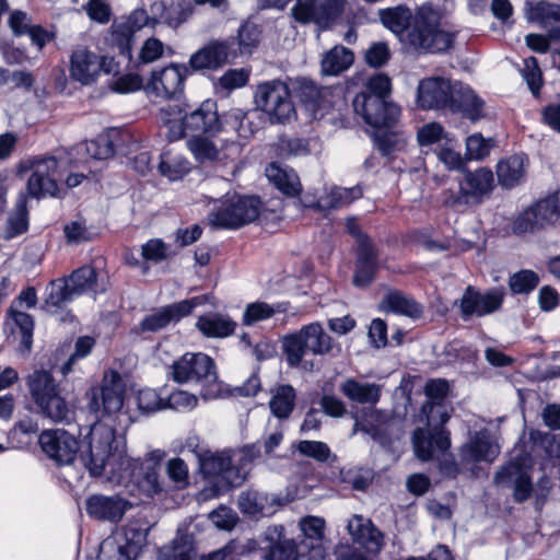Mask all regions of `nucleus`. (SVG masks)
<instances>
[{"label": "nucleus", "instance_id": "nucleus-1", "mask_svg": "<svg viewBox=\"0 0 560 560\" xmlns=\"http://www.w3.org/2000/svg\"><path fill=\"white\" fill-rule=\"evenodd\" d=\"M84 465L92 476L105 474L108 482L129 490L139 462L128 457L119 447L114 428L97 421L89 433V451L84 456Z\"/></svg>", "mask_w": 560, "mask_h": 560}, {"label": "nucleus", "instance_id": "nucleus-29", "mask_svg": "<svg viewBox=\"0 0 560 560\" xmlns=\"http://www.w3.org/2000/svg\"><path fill=\"white\" fill-rule=\"evenodd\" d=\"M282 505V501L277 495H269L257 490L244 491L238 497V508L247 515L270 516Z\"/></svg>", "mask_w": 560, "mask_h": 560}, {"label": "nucleus", "instance_id": "nucleus-50", "mask_svg": "<svg viewBox=\"0 0 560 560\" xmlns=\"http://www.w3.org/2000/svg\"><path fill=\"white\" fill-rule=\"evenodd\" d=\"M73 151L77 154L85 153L93 160H106L114 155L115 148L108 136H100L96 140L75 145Z\"/></svg>", "mask_w": 560, "mask_h": 560}, {"label": "nucleus", "instance_id": "nucleus-11", "mask_svg": "<svg viewBox=\"0 0 560 560\" xmlns=\"http://www.w3.org/2000/svg\"><path fill=\"white\" fill-rule=\"evenodd\" d=\"M260 201L255 197L228 196L208 214L213 229H237L257 219Z\"/></svg>", "mask_w": 560, "mask_h": 560}, {"label": "nucleus", "instance_id": "nucleus-34", "mask_svg": "<svg viewBox=\"0 0 560 560\" xmlns=\"http://www.w3.org/2000/svg\"><path fill=\"white\" fill-rule=\"evenodd\" d=\"M265 174L269 182L289 197L298 196L302 190L300 178L292 168L271 163L266 167Z\"/></svg>", "mask_w": 560, "mask_h": 560}, {"label": "nucleus", "instance_id": "nucleus-21", "mask_svg": "<svg viewBox=\"0 0 560 560\" xmlns=\"http://www.w3.org/2000/svg\"><path fill=\"white\" fill-rule=\"evenodd\" d=\"M503 303V294L499 291H488L481 293L472 287H468L460 301L459 307L463 318L469 319L471 316H485L498 311Z\"/></svg>", "mask_w": 560, "mask_h": 560}, {"label": "nucleus", "instance_id": "nucleus-45", "mask_svg": "<svg viewBox=\"0 0 560 560\" xmlns=\"http://www.w3.org/2000/svg\"><path fill=\"white\" fill-rule=\"evenodd\" d=\"M27 199L21 194L16 200L14 210L9 214L3 230L4 238H13L27 230Z\"/></svg>", "mask_w": 560, "mask_h": 560}, {"label": "nucleus", "instance_id": "nucleus-24", "mask_svg": "<svg viewBox=\"0 0 560 560\" xmlns=\"http://www.w3.org/2000/svg\"><path fill=\"white\" fill-rule=\"evenodd\" d=\"M131 504L119 495L94 494L86 499L85 510L89 516L112 523L119 522Z\"/></svg>", "mask_w": 560, "mask_h": 560}, {"label": "nucleus", "instance_id": "nucleus-56", "mask_svg": "<svg viewBox=\"0 0 560 560\" xmlns=\"http://www.w3.org/2000/svg\"><path fill=\"white\" fill-rule=\"evenodd\" d=\"M296 450L301 455L320 463L327 462L332 456L329 446L320 441H300L296 445Z\"/></svg>", "mask_w": 560, "mask_h": 560}, {"label": "nucleus", "instance_id": "nucleus-19", "mask_svg": "<svg viewBox=\"0 0 560 560\" xmlns=\"http://www.w3.org/2000/svg\"><path fill=\"white\" fill-rule=\"evenodd\" d=\"M187 69L179 65L153 70L145 85L148 93L159 97L171 98L179 94L184 89Z\"/></svg>", "mask_w": 560, "mask_h": 560}, {"label": "nucleus", "instance_id": "nucleus-60", "mask_svg": "<svg viewBox=\"0 0 560 560\" xmlns=\"http://www.w3.org/2000/svg\"><path fill=\"white\" fill-rule=\"evenodd\" d=\"M198 404L197 396L186 390H175L165 400L166 408L177 411L192 410Z\"/></svg>", "mask_w": 560, "mask_h": 560}, {"label": "nucleus", "instance_id": "nucleus-37", "mask_svg": "<svg viewBox=\"0 0 560 560\" xmlns=\"http://www.w3.org/2000/svg\"><path fill=\"white\" fill-rule=\"evenodd\" d=\"M381 308L386 312H392L410 318H419L422 316L423 307L407 294L393 290L387 292L382 302Z\"/></svg>", "mask_w": 560, "mask_h": 560}, {"label": "nucleus", "instance_id": "nucleus-36", "mask_svg": "<svg viewBox=\"0 0 560 560\" xmlns=\"http://www.w3.org/2000/svg\"><path fill=\"white\" fill-rule=\"evenodd\" d=\"M295 93L299 100L314 114L326 110V98L330 95L327 88H318L313 81L302 78L296 81Z\"/></svg>", "mask_w": 560, "mask_h": 560}, {"label": "nucleus", "instance_id": "nucleus-59", "mask_svg": "<svg viewBox=\"0 0 560 560\" xmlns=\"http://www.w3.org/2000/svg\"><path fill=\"white\" fill-rule=\"evenodd\" d=\"M137 405L139 410L144 413H151L166 408L165 399H163L156 390L151 388L139 390Z\"/></svg>", "mask_w": 560, "mask_h": 560}, {"label": "nucleus", "instance_id": "nucleus-28", "mask_svg": "<svg viewBox=\"0 0 560 560\" xmlns=\"http://www.w3.org/2000/svg\"><path fill=\"white\" fill-rule=\"evenodd\" d=\"M376 253L365 235H359V248L357 250L355 273L353 283L358 288L368 287L376 272Z\"/></svg>", "mask_w": 560, "mask_h": 560}, {"label": "nucleus", "instance_id": "nucleus-61", "mask_svg": "<svg viewBox=\"0 0 560 560\" xmlns=\"http://www.w3.org/2000/svg\"><path fill=\"white\" fill-rule=\"evenodd\" d=\"M166 472L176 488L184 489L188 485V466L182 458H172L167 462Z\"/></svg>", "mask_w": 560, "mask_h": 560}, {"label": "nucleus", "instance_id": "nucleus-44", "mask_svg": "<svg viewBox=\"0 0 560 560\" xmlns=\"http://www.w3.org/2000/svg\"><path fill=\"white\" fill-rule=\"evenodd\" d=\"M288 310L287 303L269 304L257 301L246 305L243 313V324L252 326L258 322L267 320L277 313H284Z\"/></svg>", "mask_w": 560, "mask_h": 560}, {"label": "nucleus", "instance_id": "nucleus-42", "mask_svg": "<svg viewBox=\"0 0 560 560\" xmlns=\"http://www.w3.org/2000/svg\"><path fill=\"white\" fill-rule=\"evenodd\" d=\"M362 194L360 186L351 188L334 187L318 199L316 207L323 210L341 208L361 198Z\"/></svg>", "mask_w": 560, "mask_h": 560}, {"label": "nucleus", "instance_id": "nucleus-35", "mask_svg": "<svg viewBox=\"0 0 560 560\" xmlns=\"http://www.w3.org/2000/svg\"><path fill=\"white\" fill-rule=\"evenodd\" d=\"M196 327L207 338H225L234 332L236 323L228 315L209 313L198 318Z\"/></svg>", "mask_w": 560, "mask_h": 560}, {"label": "nucleus", "instance_id": "nucleus-52", "mask_svg": "<svg viewBox=\"0 0 560 560\" xmlns=\"http://www.w3.org/2000/svg\"><path fill=\"white\" fill-rule=\"evenodd\" d=\"M74 296L78 295L72 292L69 280L57 279L50 282L45 302L48 305L60 307L72 301Z\"/></svg>", "mask_w": 560, "mask_h": 560}, {"label": "nucleus", "instance_id": "nucleus-31", "mask_svg": "<svg viewBox=\"0 0 560 560\" xmlns=\"http://www.w3.org/2000/svg\"><path fill=\"white\" fill-rule=\"evenodd\" d=\"M228 57V45L213 40L190 56L189 66L194 70H215L226 62Z\"/></svg>", "mask_w": 560, "mask_h": 560}, {"label": "nucleus", "instance_id": "nucleus-10", "mask_svg": "<svg viewBox=\"0 0 560 560\" xmlns=\"http://www.w3.org/2000/svg\"><path fill=\"white\" fill-rule=\"evenodd\" d=\"M58 160L54 155H37L23 159L19 172H32L27 179V194L34 198L58 197L59 186L55 178Z\"/></svg>", "mask_w": 560, "mask_h": 560}, {"label": "nucleus", "instance_id": "nucleus-18", "mask_svg": "<svg viewBox=\"0 0 560 560\" xmlns=\"http://www.w3.org/2000/svg\"><path fill=\"white\" fill-rule=\"evenodd\" d=\"M203 300V296H197L155 310L141 320V331H158L171 323L179 322L182 318L191 314L198 305H201Z\"/></svg>", "mask_w": 560, "mask_h": 560}, {"label": "nucleus", "instance_id": "nucleus-20", "mask_svg": "<svg viewBox=\"0 0 560 560\" xmlns=\"http://www.w3.org/2000/svg\"><path fill=\"white\" fill-rule=\"evenodd\" d=\"M443 424L429 425L428 429H417L412 443L417 457L423 462L430 460L438 453L444 454L451 446L450 434Z\"/></svg>", "mask_w": 560, "mask_h": 560}, {"label": "nucleus", "instance_id": "nucleus-53", "mask_svg": "<svg viewBox=\"0 0 560 560\" xmlns=\"http://www.w3.org/2000/svg\"><path fill=\"white\" fill-rule=\"evenodd\" d=\"M194 5L188 0H173L165 10L164 19L170 26L177 27L194 14Z\"/></svg>", "mask_w": 560, "mask_h": 560}, {"label": "nucleus", "instance_id": "nucleus-22", "mask_svg": "<svg viewBox=\"0 0 560 560\" xmlns=\"http://www.w3.org/2000/svg\"><path fill=\"white\" fill-rule=\"evenodd\" d=\"M165 491L166 485L159 475L158 464L152 462L139 463L128 492L140 500H144Z\"/></svg>", "mask_w": 560, "mask_h": 560}, {"label": "nucleus", "instance_id": "nucleus-25", "mask_svg": "<svg viewBox=\"0 0 560 560\" xmlns=\"http://www.w3.org/2000/svg\"><path fill=\"white\" fill-rule=\"evenodd\" d=\"M184 128L189 132L214 136L221 131L217 103L206 100L184 117Z\"/></svg>", "mask_w": 560, "mask_h": 560}, {"label": "nucleus", "instance_id": "nucleus-54", "mask_svg": "<svg viewBox=\"0 0 560 560\" xmlns=\"http://www.w3.org/2000/svg\"><path fill=\"white\" fill-rule=\"evenodd\" d=\"M539 283V277L533 270L524 269L513 273L509 279V287L515 294L529 293Z\"/></svg>", "mask_w": 560, "mask_h": 560}, {"label": "nucleus", "instance_id": "nucleus-3", "mask_svg": "<svg viewBox=\"0 0 560 560\" xmlns=\"http://www.w3.org/2000/svg\"><path fill=\"white\" fill-rule=\"evenodd\" d=\"M441 13L431 5H421L401 36V44L416 52L445 51L453 42V35L442 24Z\"/></svg>", "mask_w": 560, "mask_h": 560}, {"label": "nucleus", "instance_id": "nucleus-5", "mask_svg": "<svg viewBox=\"0 0 560 560\" xmlns=\"http://www.w3.org/2000/svg\"><path fill=\"white\" fill-rule=\"evenodd\" d=\"M283 350L290 366H299L304 355H338L341 346L328 335L319 323L303 326L296 334L283 339Z\"/></svg>", "mask_w": 560, "mask_h": 560}, {"label": "nucleus", "instance_id": "nucleus-6", "mask_svg": "<svg viewBox=\"0 0 560 560\" xmlns=\"http://www.w3.org/2000/svg\"><path fill=\"white\" fill-rule=\"evenodd\" d=\"M168 376L178 384L203 383L201 396L213 399L220 395L213 360L201 352H186L170 366Z\"/></svg>", "mask_w": 560, "mask_h": 560}, {"label": "nucleus", "instance_id": "nucleus-63", "mask_svg": "<svg viewBox=\"0 0 560 560\" xmlns=\"http://www.w3.org/2000/svg\"><path fill=\"white\" fill-rule=\"evenodd\" d=\"M260 32L254 23H245L238 30V45L242 54H249L259 42Z\"/></svg>", "mask_w": 560, "mask_h": 560}, {"label": "nucleus", "instance_id": "nucleus-14", "mask_svg": "<svg viewBox=\"0 0 560 560\" xmlns=\"http://www.w3.org/2000/svg\"><path fill=\"white\" fill-rule=\"evenodd\" d=\"M115 66L112 57L98 55L84 45H77L70 55L69 74L75 82L90 85L102 72H114Z\"/></svg>", "mask_w": 560, "mask_h": 560}, {"label": "nucleus", "instance_id": "nucleus-47", "mask_svg": "<svg viewBox=\"0 0 560 560\" xmlns=\"http://www.w3.org/2000/svg\"><path fill=\"white\" fill-rule=\"evenodd\" d=\"M536 214V221L540 229L551 225L560 218V201L558 195H550L530 206Z\"/></svg>", "mask_w": 560, "mask_h": 560}, {"label": "nucleus", "instance_id": "nucleus-48", "mask_svg": "<svg viewBox=\"0 0 560 560\" xmlns=\"http://www.w3.org/2000/svg\"><path fill=\"white\" fill-rule=\"evenodd\" d=\"M159 168L162 175L176 180L190 171V162L179 153L166 151L161 155Z\"/></svg>", "mask_w": 560, "mask_h": 560}, {"label": "nucleus", "instance_id": "nucleus-30", "mask_svg": "<svg viewBox=\"0 0 560 560\" xmlns=\"http://www.w3.org/2000/svg\"><path fill=\"white\" fill-rule=\"evenodd\" d=\"M187 148L199 163L212 162L226 156L225 148L237 149L235 142H222L220 144L212 139V136L196 135L187 140Z\"/></svg>", "mask_w": 560, "mask_h": 560}, {"label": "nucleus", "instance_id": "nucleus-46", "mask_svg": "<svg viewBox=\"0 0 560 560\" xmlns=\"http://www.w3.org/2000/svg\"><path fill=\"white\" fill-rule=\"evenodd\" d=\"M499 183L504 187H513L524 176V159L518 155L501 161L497 165Z\"/></svg>", "mask_w": 560, "mask_h": 560}, {"label": "nucleus", "instance_id": "nucleus-43", "mask_svg": "<svg viewBox=\"0 0 560 560\" xmlns=\"http://www.w3.org/2000/svg\"><path fill=\"white\" fill-rule=\"evenodd\" d=\"M353 63V54L343 46H335L322 59V72L326 75H338Z\"/></svg>", "mask_w": 560, "mask_h": 560}, {"label": "nucleus", "instance_id": "nucleus-27", "mask_svg": "<svg viewBox=\"0 0 560 560\" xmlns=\"http://www.w3.org/2000/svg\"><path fill=\"white\" fill-rule=\"evenodd\" d=\"M494 483L499 487L514 485L513 497L516 502H524L533 494L530 478L516 463H509L495 472Z\"/></svg>", "mask_w": 560, "mask_h": 560}, {"label": "nucleus", "instance_id": "nucleus-64", "mask_svg": "<svg viewBox=\"0 0 560 560\" xmlns=\"http://www.w3.org/2000/svg\"><path fill=\"white\" fill-rule=\"evenodd\" d=\"M98 560H132L126 548L105 540L101 544Z\"/></svg>", "mask_w": 560, "mask_h": 560}, {"label": "nucleus", "instance_id": "nucleus-12", "mask_svg": "<svg viewBox=\"0 0 560 560\" xmlns=\"http://www.w3.org/2000/svg\"><path fill=\"white\" fill-rule=\"evenodd\" d=\"M268 7L283 9L289 0H261ZM345 0H295L291 9L293 19L302 24L314 22L329 26L342 12Z\"/></svg>", "mask_w": 560, "mask_h": 560}, {"label": "nucleus", "instance_id": "nucleus-8", "mask_svg": "<svg viewBox=\"0 0 560 560\" xmlns=\"http://www.w3.org/2000/svg\"><path fill=\"white\" fill-rule=\"evenodd\" d=\"M25 383L33 401L44 416L55 422L67 420L68 402L59 383L49 371L34 370L25 377Z\"/></svg>", "mask_w": 560, "mask_h": 560}, {"label": "nucleus", "instance_id": "nucleus-38", "mask_svg": "<svg viewBox=\"0 0 560 560\" xmlns=\"http://www.w3.org/2000/svg\"><path fill=\"white\" fill-rule=\"evenodd\" d=\"M8 313L12 323V336L19 341L20 351L28 352L33 343V317L23 310L9 308Z\"/></svg>", "mask_w": 560, "mask_h": 560}, {"label": "nucleus", "instance_id": "nucleus-49", "mask_svg": "<svg viewBox=\"0 0 560 560\" xmlns=\"http://www.w3.org/2000/svg\"><path fill=\"white\" fill-rule=\"evenodd\" d=\"M72 292L81 295L85 292H97V275L96 270L91 265L82 266L75 269L68 278Z\"/></svg>", "mask_w": 560, "mask_h": 560}, {"label": "nucleus", "instance_id": "nucleus-16", "mask_svg": "<svg viewBox=\"0 0 560 560\" xmlns=\"http://www.w3.org/2000/svg\"><path fill=\"white\" fill-rule=\"evenodd\" d=\"M500 453V446L487 430L474 433L460 447V466L477 476L479 463H492Z\"/></svg>", "mask_w": 560, "mask_h": 560}, {"label": "nucleus", "instance_id": "nucleus-57", "mask_svg": "<svg viewBox=\"0 0 560 560\" xmlns=\"http://www.w3.org/2000/svg\"><path fill=\"white\" fill-rule=\"evenodd\" d=\"M536 221V214L530 206L518 212L511 224L512 233L515 235L532 234L539 231L540 228Z\"/></svg>", "mask_w": 560, "mask_h": 560}, {"label": "nucleus", "instance_id": "nucleus-23", "mask_svg": "<svg viewBox=\"0 0 560 560\" xmlns=\"http://www.w3.org/2000/svg\"><path fill=\"white\" fill-rule=\"evenodd\" d=\"M448 392V384L444 380H432L425 385L428 401L422 406L429 425L445 424L450 419L448 407L444 399Z\"/></svg>", "mask_w": 560, "mask_h": 560}, {"label": "nucleus", "instance_id": "nucleus-2", "mask_svg": "<svg viewBox=\"0 0 560 560\" xmlns=\"http://www.w3.org/2000/svg\"><path fill=\"white\" fill-rule=\"evenodd\" d=\"M417 101L421 108H447L460 112L471 120L482 116L483 102L467 85L452 84L443 78H428L420 81Z\"/></svg>", "mask_w": 560, "mask_h": 560}, {"label": "nucleus", "instance_id": "nucleus-15", "mask_svg": "<svg viewBox=\"0 0 560 560\" xmlns=\"http://www.w3.org/2000/svg\"><path fill=\"white\" fill-rule=\"evenodd\" d=\"M38 443L45 455L57 465H71L79 452L77 438L63 429L44 430Z\"/></svg>", "mask_w": 560, "mask_h": 560}, {"label": "nucleus", "instance_id": "nucleus-58", "mask_svg": "<svg viewBox=\"0 0 560 560\" xmlns=\"http://www.w3.org/2000/svg\"><path fill=\"white\" fill-rule=\"evenodd\" d=\"M494 142L491 138L486 139L480 133H475L466 139V155L469 160H481L487 156Z\"/></svg>", "mask_w": 560, "mask_h": 560}, {"label": "nucleus", "instance_id": "nucleus-7", "mask_svg": "<svg viewBox=\"0 0 560 560\" xmlns=\"http://www.w3.org/2000/svg\"><path fill=\"white\" fill-rule=\"evenodd\" d=\"M126 383L117 371H108L104 374L102 384L95 390L88 404L90 411L97 417L112 418L120 427L127 428L135 418L124 410Z\"/></svg>", "mask_w": 560, "mask_h": 560}, {"label": "nucleus", "instance_id": "nucleus-33", "mask_svg": "<svg viewBox=\"0 0 560 560\" xmlns=\"http://www.w3.org/2000/svg\"><path fill=\"white\" fill-rule=\"evenodd\" d=\"M301 530L305 537L304 545L310 547V559H324L326 551L322 546L324 538L325 521L317 516H307L300 522Z\"/></svg>", "mask_w": 560, "mask_h": 560}, {"label": "nucleus", "instance_id": "nucleus-13", "mask_svg": "<svg viewBox=\"0 0 560 560\" xmlns=\"http://www.w3.org/2000/svg\"><path fill=\"white\" fill-rule=\"evenodd\" d=\"M232 453L221 452L205 457L201 469L208 476L215 477V481L200 492V499L208 500L220 495L231 487L241 486L244 482V470L234 472Z\"/></svg>", "mask_w": 560, "mask_h": 560}, {"label": "nucleus", "instance_id": "nucleus-41", "mask_svg": "<svg viewBox=\"0 0 560 560\" xmlns=\"http://www.w3.org/2000/svg\"><path fill=\"white\" fill-rule=\"evenodd\" d=\"M380 18L383 25L394 33L401 43V36L409 27L413 15L407 7L398 5L381 10Z\"/></svg>", "mask_w": 560, "mask_h": 560}, {"label": "nucleus", "instance_id": "nucleus-55", "mask_svg": "<svg viewBox=\"0 0 560 560\" xmlns=\"http://www.w3.org/2000/svg\"><path fill=\"white\" fill-rule=\"evenodd\" d=\"M190 542L186 537H177L172 545L161 548L158 560H190Z\"/></svg>", "mask_w": 560, "mask_h": 560}, {"label": "nucleus", "instance_id": "nucleus-9", "mask_svg": "<svg viewBox=\"0 0 560 560\" xmlns=\"http://www.w3.org/2000/svg\"><path fill=\"white\" fill-rule=\"evenodd\" d=\"M254 103L271 124H287L296 116L290 89L279 79L258 83L254 92Z\"/></svg>", "mask_w": 560, "mask_h": 560}, {"label": "nucleus", "instance_id": "nucleus-40", "mask_svg": "<svg viewBox=\"0 0 560 560\" xmlns=\"http://www.w3.org/2000/svg\"><path fill=\"white\" fill-rule=\"evenodd\" d=\"M296 400V392L289 384L277 385L271 389L269 408L271 413L279 419H287L292 413Z\"/></svg>", "mask_w": 560, "mask_h": 560}, {"label": "nucleus", "instance_id": "nucleus-17", "mask_svg": "<svg viewBox=\"0 0 560 560\" xmlns=\"http://www.w3.org/2000/svg\"><path fill=\"white\" fill-rule=\"evenodd\" d=\"M493 174L490 170L478 168L475 172H467L464 179L459 182L458 194L447 200L451 206L479 205L488 197L494 186Z\"/></svg>", "mask_w": 560, "mask_h": 560}, {"label": "nucleus", "instance_id": "nucleus-39", "mask_svg": "<svg viewBox=\"0 0 560 560\" xmlns=\"http://www.w3.org/2000/svg\"><path fill=\"white\" fill-rule=\"evenodd\" d=\"M282 534V527L268 528L265 533V539L270 542L278 539L276 544L270 545L268 552L265 556L266 560H298L300 551L293 540L284 539L280 540Z\"/></svg>", "mask_w": 560, "mask_h": 560}, {"label": "nucleus", "instance_id": "nucleus-62", "mask_svg": "<svg viewBox=\"0 0 560 560\" xmlns=\"http://www.w3.org/2000/svg\"><path fill=\"white\" fill-rule=\"evenodd\" d=\"M522 73L529 90L535 96H537L541 88V72L536 58L529 57L525 59Z\"/></svg>", "mask_w": 560, "mask_h": 560}, {"label": "nucleus", "instance_id": "nucleus-51", "mask_svg": "<svg viewBox=\"0 0 560 560\" xmlns=\"http://www.w3.org/2000/svg\"><path fill=\"white\" fill-rule=\"evenodd\" d=\"M535 14L540 24L547 30L548 38H560V8L548 3H539L535 9Z\"/></svg>", "mask_w": 560, "mask_h": 560}, {"label": "nucleus", "instance_id": "nucleus-26", "mask_svg": "<svg viewBox=\"0 0 560 560\" xmlns=\"http://www.w3.org/2000/svg\"><path fill=\"white\" fill-rule=\"evenodd\" d=\"M352 541L363 548L366 553L377 555L383 546V536L371 520L353 515L347 524Z\"/></svg>", "mask_w": 560, "mask_h": 560}, {"label": "nucleus", "instance_id": "nucleus-32", "mask_svg": "<svg viewBox=\"0 0 560 560\" xmlns=\"http://www.w3.org/2000/svg\"><path fill=\"white\" fill-rule=\"evenodd\" d=\"M340 392L352 402L374 406L380 401L382 386L375 383H362L347 378L340 385Z\"/></svg>", "mask_w": 560, "mask_h": 560}, {"label": "nucleus", "instance_id": "nucleus-4", "mask_svg": "<svg viewBox=\"0 0 560 560\" xmlns=\"http://www.w3.org/2000/svg\"><path fill=\"white\" fill-rule=\"evenodd\" d=\"M365 88L366 91L357 94L353 100L354 112L374 128L393 126L400 115V109L387 100L390 93V79L383 73L374 74L369 78Z\"/></svg>", "mask_w": 560, "mask_h": 560}]
</instances>
